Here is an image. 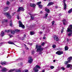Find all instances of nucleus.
Wrapping results in <instances>:
<instances>
[{"label": "nucleus", "mask_w": 72, "mask_h": 72, "mask_svg": "<svg viewBox=\"0 0 72 72\" xmlns=\"http://www.w3.org/2000/svg\"><path fill=\"white\" fill-rule=\"evenodd\" d=\"M41 2H38L37 3V5H38V6H39V5H40V4H41Z\"/></svg>", "instance_id": "33"}, {"label": "nucleus", "mask_w": 72, "mask_h": 72, "mask_svg": "<svg viewBox=\"0 0 72 72\" xmlns=\"http://www.w3.org/2000/svg\"><path fill=\"white\" fill-rule=\"evenodd\" d=\"M12 32V31L11 30H7V32Z\"/></svg>", "instance_id": "43"}, {"label": "nucleus", "mask_w": 72, "mask_h": 72, "mask_svg": "<svg viewBox=\"0 0 72 72\" xmlns=\"http://www.w3.org/2000/svg\"><path fill=\"white\" fill-rule=\"evenodd\" d=\"M67 31L68 32H69L68 34V36L69 37L72 36V25H69L67 28Z\"/></svg>", "instance_id": "2"}, {"label": "nucleus", "mask_w": 72, "mask_h": 72, "mask_svg": "<svg viewBox=\"0 0 72 72\" xmlns=\"http://www.w3.org/2000/svg\"><path fill=\"white\" fill-rule=\"evenodd\" d=\"M19 27H22L23 28H24V26L23 24L22 23L21 21H19Z\"/></svg>", "instance_id": "6"}, {"label": "nucleus", "mask_w": 72, "mask_h": 72, "mask_svg": "<svg viewBox=\"0 0 72 72\" xmlns=\"http://www.w3.org/2000/svg\"><path fill=\"white\" fill-rule=\"evenodd\" d=\"M2 50H3V51H4V50H5V49H4V48H3V49H2Z\"/></svg>", "instance_id": "63"}, {"label": "nucleus", "mask_w": 72, "mask_h": 72, "mask_svg": "<svg viewBox=\"0 0 72 72\" xmlns=\"http://www.w3.org/2000/svg\"><path fill=\"white\" fill-rule=\"evenodd\" d=\"M21 72V70L20 69H19V70L17 71H16L15 72Z\"/></svg>", "instance_id": "52"}, {"label": "nucleus", "mask_w": 72, "mask_h": 72, "mask_svg": "<svg viewBox=\"0 0 72 72\" xmlns=\"http://www.w3.org/2000/svg\"><path fill=\"white\" fill-rule=\"evenodd\" d=\"M21 1L20 0V2H22V0H21Z\"/></svg>", "instance_id": "64"}, {"label": "nucleus", "mask_w": 72, "mask_h": 72, "mask_svg": "<svg viewBox=\"0 0 72 72\" xmlns=\"http://www.w3.org/2000/svg\"><path fill=\"white\" fill-rule=\"evenodd\" d=\"M42 72H45V70H43L42 71Z\"/></svg>", "instance_id": "62"}, {"label": "nucleus", "mask_w": 72, "mask_h": 72, "mask_svg": "<svg viewBox=\"0 0 72 72\" xmlns=\"http://www.w3.org/2000/svg\"><path fill=\"white\" fill-rule=\"evenodd\" d=\"M56 46L54 44L52 46V47L53 48H55V47Z\"/></svg>", "instance_id": "42"}, {"label": "nucleus", "mask_w": 72, "mask_h": 72, "mask_svg": "<svg viewBox=\"0 0 72 72\" xmlns=\"http://www.w3.org/2000/svg\"><path fill=\"white\" fill-rule=\"evenodd\" d=\"M15 32H19V30L16 29L15 30Z\"/></svg>", "instance_id": "35"}, {"label": "nucleus", "mask_w": 72, "mask_h": 72, "mask_svg": "<svg viewBox=\"0 0 72 72\" xmlns=\"http://www.w3.org/2000/svg\"><path fill=\"white\" fill-rule=\"evenodd\" d=\"M28 44L29 45H30V46H32V43H30L29 42L28 43Z\"/></svg>", "instance_id": "46"}, {"label": "nucleus", "mask_w": 72, "mask_h": 72, "mask_svg": "<svg viewBox=\"0 0 72 72\" xmlns=\"http://www.w3.org/2000/svg\"><path fill=\"white\" fill-rule=\"evenodd\" d=\"M58 7L57 6H56L55 7V9H58Z\"/></svg>", "instance_id": "48"}, {"label": "nucleus", "mask_w": 72, "mask_h": 72, "mask_svg": "<svg viewBox=\"0 0 72 72\" xmlns=\"http://www.w3.org/2000/svg\"><path fill=\"white\" fill-rule=\"evenodd\" d=\"M25 48H26V50H28V47H25Z\"/></svg>", "instance_id": "56"}, {"label": "nucleus", "mask_w": 72, "mask_h": 72, "mask_svg": "<svg viewBox=\"0 0 72 72\" xmlns=\"http://www.w3.org/2000/svg\"><path fill=\"white\" fill-rule=\"evenodd\" d=\"M67 41H68V42L69 41V39H67Z\"/></svg>", "instance_id": "59"}, {"label": "nucleus", "mask_w": 72, "mask_h": 72, "mask_svg": "<svg viewBox=\"0 0 72 72\" xmlns=\"http://www.w3.org/2000/svg\"><path fill=\"white\" fill-rule=\"evenodd\" d=\"M7 31H8V30H5V32H7Z\"/></svg>", "instance_id": "61"}, {"label": "nucleus", "mask_w": 72, "mask_h": 72, "mask_svg": "<svg viewBox=\"0 0 72 72\" xmlns=\"http://www.w3.org/2000/svg\"><path fill=\"white\" fill-rule=\"evenodd\" d=\"M20 10L21 11H23L24 10V9L22 7H20L19 8L18 10H17V12H18Z\"/></svg>", "instance_id": "9"}, {"label": "nucleus", "mask_w": 72, "mask_h": 72, "mask_svg": "<svg viewBox=\"0 0 72 72\" xmlns=\"http://www.w3.org/2000/svg\"><path fill=\"white\" fill-rule=\"evenodd\" d=\"M66 0H63V3H64H64H65V2H66Z\"/></svg>", "instance_id": "51"}, {"label": "nucleus", "mask_w": 72, "mask_h": 72, "mask_svg": "<svg viewBox=\"0 0 72 72\" xmlns=\"http://www.w3.org/2000/svg\"><path fill=\"white\" fill-rule=\"evenodd\" d=\"M54 23H55V22L54 21H53L52 22V25H53L54 24Z\"/></svg>", "instance_id": "49"}, {"label": "nucleus", "mask_w": 72, "mask_h": 72, "mask_svg": "<svg viewBox=\"0 0 72 72\" xmlns=\"http://www.w3.org/2000/svg\"><path fill=\"white\" fill-rule=\"evenodd\" d=\"M54 4V3L53 2H51L48 3L47 6H50V5H53Z\"/></svg>", "instance_id": "15"}, {"label": "nucleus", "mask_w": 72, "mask_h": 72, "mask_svg": "<svg viewBox=\"0 0 72 72\" xmlns=\"http://www.w3.org/2000/svg\"><path fill=\"white\" fill-rule=\"evenodd\" d=\"M35 53V51H32V54H34Z\"/></svg>", "instance_id": "44"}, {"label": "nucleus", "mask_w": 72, "mask_h": 72, "mask_svg": "<svg viewBox=\"0 0 72 72\" xmlns=\"http://www.w3.org/2000/svg\"><path fill=\"white\" fill-rule=\"evenodd\" d=\"M14 71V69H12L10 70L9 71V72H13V71Z\"/></svg>", "instance_id": "38"}, {"label": "nucleus", "mask_w": 72, "mask_h": 72, "mask_svg": "<svg viewBox=\"0 0 72 72\" xmlns=\"http://www.w3.org/2000/svg\"><path fill=\"white\" fill-rule=\"evenodd\" d=\"M58 16H61L62 15V14H58Z\"/></svg>", "instance_id": "50"}, {"label": "nucleus", "mask_w": 72, "mask_h": 72, "mask_svg": "<svg viewBox=\"0 0 72 72\" xmlns=\"http://www.w3.org/2000/svg\"><path fill=\"white\" fill-rule=\"evenodd\" d=\"M3 43H0V46H1V45H3Z\"/></svg>", "instance_id": "55"}, {"label": "nucleus", "mask_w": 72, "mask_h": 72, "mask_svg": "<svg viewBox=\"0 0 72 72\" xmlns=\"http://www.w3.org/2000/svg\"><path fill=\"white\" fill-rule=\"evenodd\" d=\"M70 62H71V60H72V57H69L67 59Z\"/></svg>", "instance_id": "13"}, {"label": "nucleus", "mask_w": 72, "mask_h": 72, "mask_svg": "<svg viewBox=\"0 0 72 72\" xmlns=\"http://www.w3.org/2000/svg\"><path fill=\"white\" fill-rule=\"evenodd\" d=\"M30 5V6L31 7H35V6H36V5L34 3H30L29 4Z\"/></svg>", "instance_id": "10"}, {"label": "nucleus", "mask_w": 72, "mask_h": 72, "mask_svg": "<svg viewBox=\"0 0 72 72\" xmlns=\"http://www.w3.org/2000/svg\"><path fill=\"white\" fill-rule=\"evenodd\" d=\"M39 33L40 34H42V32H40Z\"/></svg>", "instance_id": "53"}, {"label": "nucleus", "mask_w": 72, "mask_h": 72, "mask_svg": "<svg viewBox=\"0 0 72 72\" xmlns=\"http://www.w3.org/2000/svg\"><path fill=\"white\" fill-rule=\"evenodd\" d=\"M7 21H8V20H7V19H4L3 20L2 22V23H3L4 22H7Z\"/></svg>", "instance_id": "24"}, {"label": "nucleus", "mask_w": 72, "mask_h": 72, "mask_svg": "<svg viewBox=\"0 0 72 72\" xmlns=\"http://www.w3.org/2000/svg\"><path fill=\"white\" fill-rule=\"evenodd\" d=\"M37 68H39H39H40V66L38 65H37L35 66V67L33 69L34 70L35 72H38V71H39V70H38Z\"/></svg>", "instance_id": "4"}, {"label": "nucleus", "mask_w": 72, "mask_h": 72, "mask_svg": "<svg viewBox=\"0 0 72 72\" xmlns=\"http://www.w3.org/2000/svg\"><path fill=\"white\" fill-rule=\"evenodd\" d=\"M40 14H42V11H40Z\"/></svg>", "instance_id": "60"}, {"label": "nucleus", "mask_w": 72, "mask_h": 72, "mask_svg": "<svg viewBox=\"0 0 72 72\" xmlns=\"http://www.w3.org/2000/svg\"><path fill=\"white\" fill-rule=\"evenodd\" d=\"M15 12H14V13H13L12 14H13L12 15H14V14H15Z\"/></svg>", "instance_id": "57"}, {"label": "nucleus", "mask_w": 72, "mask_h": 72, "mask_svg": "<svg viewBox=\"0 0 72 72\" xmlns=\"http://www.w3.org/2000/svg\"><path fill=\"white\" fill-rule=\"evenodd\" d=\"M15 32V31H11V33H12V34H14V33Z\"/></svg>", "instance_id": "37"}, {"label": "nucleus", "mask_w": 72, "mask_h": 72, "mask_svg": "<svg viewBox=\"0 0 72 72\" xmlns=\"http://www.w3.org/2000/svg\"><path fill=\"white\" fill-rule=\"evenodd\" d=\"M69 67L70 68H71V69H72V65L70 64H68L67 66V68H69Z\"/></svg>", "instance_id": "12"}, {"label": "nucleus", "mask_w": 72, "mask_h": 72, "mask_svg": "<svg viewBox=\"0 0 72 72\" xmlns=\"http://www.w3.org/2000/svg\"><path fill=\"white\" fill-rule=\"evenodd\" d=\"M38 6L39 8H41L42 7V6L41 4L39 5Z\"/></svg>", "instance_id": "34"}, {"label": "nucleus", "mask_w": 72, "mask_h": 72, "mask_svg": "<svg viewBox=\"0 0 72 72\" xmlns=\"http://www.w3.org/2000/svg\"><path fill=\"white\" fill-rule=\"evenodd\" d=\"M4 32H2L1 34V36L3 37V36H4Z\"/></svg>", "instance_id": "20"}, {"label": "nucleus", "mask_w": 72, "mask_h": 72, "mask_svg": "<svg viewBox=\"0 0 72 72\" xmlns=\"http://www.w3.org/2000/svg\"><path fill=\"white\" fill-rule=\"evenodd\" d=\"M60 69H62V70H65V69H66V68H65L63 67H60Z\"/></svg>", "instance_id": "27"}, {"label": "nucleus", "mask_w": 72, "mask_h": 72, "mask_svg": "<svg viewBox=\"0 0 72 72\" xmlns=\"http://www.w3.org/2000/svg\"><path fill=\"white\" fill-rule=\"evenodd\" d=\"M56 61V60H53V62L54 63H55V62Z\"/></svg>", "instance_id": "58"}, {"label": "nucleus", "mask_w": 72, "mask_h": 72, "mask_svg": "<svg viewBox=\"0 0 72 72\" xmlns=\"http://www.w3.org/2000/svg\"><path fill=\"white\" fill-rule=\"evenodd\" d=\"M48 13H46L45 14V16L44 17V18H46V17H48Z\"/></svg>", "instance_id": "29"}, {"label": "nucleus", "mask_w": 72, "mask_h": 72, "mask_svg": "<svg viewBox=\"0 0 72 72\" xmlns=\"http://www.w3.org/2000/svg\"><path fill=\"white\" fill-rule=\"evenodd\" d=\"M12 21H10V26H12Z\"/></svg>", "instance_id": "36"}, {"label": "nucleus", "mask_w": 72, "mask_h": 72, "mask_svg": "<svg viewBox=\"0 0 72 72\" xmlns=\"http://www.w3.org/2000/svg\"><path fill=\"white\" fill-rule=\"evenodd\" d=\"M45 10L47 13H49V12H50V10L49 9L46 8L45 9Z\"/></svg>", "instance_id": "16"}, {"label": "nucleus", "mask_w": 72, "mask_h": 72, "mask_svg": "<svg viewBox=\"0 0 72 72\" xmlns=\"http://www.w3.org/2000/svg\"><path fill=\"white\" fill-rule=\"evenodd\" d=\"M56 54L57 55H60L63 54V52L61 51H58L56 52Z\"/></svg>", "instance_id": "7"}, {"label": "nucleus", "mask_w": 72, "mask_h": 72, "mask_svg": "<svg viewBox=\"0 0 72 72\" xmlns=\"http://www.w3.org/2000/svg\"><path fill=\"white\" fill-rule=\"evenodd\" d=\"M33 27H35L34 26L31 25L29 26V28H32Z\"/></svg>", "instance_id": "30"}, {"label": "nucleus", "mask_w": 72, "mask_h": 72, "mask_svg": "<svg viewBox=\"0 0 72 72\" xmlns=\"http://www.w3.org/2000/svg\"><path fill=\"white\" fill-rule=\"evenodd\" d=\"M28 62L30 64H31L33 62V58H32V56H29L28 58Z\"/></svg>", "instance_id": "3"}, {"label": "nucleus", "mask_w": 72, "mask_h": 72, "mask_svg": "<svg viewBox=\"0 0 72 72\" xmlns=\"http://www.w3.org/2000/svg\"><path fill=\"white\" fill-rule=\"evenodd\" d=\"M50 68H51V69H53V68H54V66H50Z\"/></svg>", "instance_id": "39"}, {"label": "nucleus", "mask_w": 72, "mask_h": 72, "mask_svg": "<svg viewBox=\"0 0 72 72\" xmlns=\"http://www.w3.org/2000/svg\"><path fill=\"white\" fill-rule=\"evenodd\" d=\"M63 22L64 25H66V19H64L63 21Z\"/></svg>", "instance_id": "21"}, {"label": "nucleus", "mask_w": 72, "mask_h": 72, "mask_svg": "<svg viewBox=\"0 0 72 72\" xmlns=\"http://www.w3.org/2000/svg\"><path fill=\"white\" fill-rule=\"evenodd\" d=\"M10 4V2L9 1H7L6 3V5H8Z\"/></svg>", "instance_id": "31"}, {"label": "nucleus", "mask_w": 72, "mask_h": 72, "mask_svg": "<svg viewBox=\"0 0 72 72\" xmlns=\"http://www.w3.org/2000/svg\"><path fill=\"white\" fill-rule=\"evenodd\" d=\"M6 71V68H4L2 69L1 71L3 72H5Z\"/></svg>", "instance_id": "17"}, {"label": "nucleus", "mask_w": 72, "mask_h": 72, "mask_svg": "<svg viewBox=\"0 0 72 72\" xmlns=\"http://www.w3.org/2000/svg\"><path fill=\"white\" fill-rule=\"evenodd\" d=\"M45 45V43L44 42H43L42 44V46H44Z\"/></svg>", "instance_id": "47"}, {"label": "nucleus", "mask_w": 72, "mask_h": 72, "mask_svg": "<svg viewBox=\"0 0 72 72\" xmlns=\"http://www.w3.org/2000/svg\"><path fill=\"white\" fill-rule=\"evenodd\" d=\"M65 50H68V47L67 46H66L65 47Z\"/></svg>", "instance_id": "25"}, {"label": "nucleus", "mask_w": 72, "mask_h": 72, "mask_svg": "<svg viewBox=\"0 0 72 72\" xmlns=\"http://www.w3.org/2000/svg\"><path fill=\"white\" fill-rule=\"evenodd\" d=\"M19 66H23V64H22V63L21 62L20 63H19L18 64Z\"/></svg>", "instance_id": "26"}, {"label": "nucleus", "mask_w": 72, "mask_h": 72, "mask_svg": "<svg viewBox=\"0 0 72 72\" xmlns=\"http://www.w3.org/2000/svg\"><path fill=\"white\" fill-rule=\"evenodd\" d=\"M54 38L55 39V40L56 41H59V39L56 35H54L53 36Z\"/></svg>", "instance_id": "11"}, {"label": "nucleus", "mask_w": 72, "mask_h": 72, "mask_svg": "<svg viewBox=\"0 0 72 72\" xmlns=\"http://www.w3.org/2000/svg\"><path fill=\"white\" fill-rule=\"evenodd\" d=\"M64 8L65 10H66L67 8V5H66V3H64Z\"/></svg>", "instance_id": "19"}, {"label": "nucleus", "mask_w": 72, "mask_h": 72, "mask_svg": "<svg viewBox=\"0 0 72 72\" xmlns=\"http://www.w3.org/2000/svg\"><path fill=\"white\" fill-rule=\"evenodd\" d=\"M8 35L10 36V38H12V37H13V36L12 35H10V34H9Z\"/></svg>", "instance_id": "40"}, {"label": "nucleus", "mask_w": 72, "mask_h": 72, "mask_svg": "<svg viewBox=\"0 0 72 72\" xmlns=\"http://www.w3.org/2000/svg\"><path fill=\"white\" fill-rule=\"evenodd\" d=\"M72 12V8L70 9L68 11V13H71V12Z\"/></svg>", "instance_id": "32"}, {"label": "nucleus", "mask_w": 72, "mask_h": 72, "mask_svg": "<svg viewBox=\"0 0 72 72\" xmlns=\"http://www.w3.org/2000/svg\"><path fill=\"white\" fill-rule=\"evenodd\" d=\"M29 14L30 15L31 19L32 20H33V19H34V16H35V15H36L37 14H33V15H31V14Z\"/></svg>", "instance_id": "8"}, {"label": "nucleus", "mask_w": 72, "mask_h": 72, "mask_svg": "<svg viewBox=\"0 0 72 72\" xmlns=\"http://www.w3.org/2000/svg\"><path fill=\"white\" fill-rule=\"evenodd\" d=\"M1 64L3 66H5V65H6V62H1Z\"/></svg>", "instance_id": "18"}, {"label": "nucleus", "mask_w": 72, "mask_h": 72, "mask_svg": "<svg viewBox=\"0 0 72 72\" xmlns=\"http://www.w3.org/2000/svg\"><path fill=\"white\" fill-rule=\"evenodd\" d=\"M43 39H44V40H45V39H46V37H44L43 38Z\"/></svg>", "instance_id": "54"}, {"label": "nucleus", "mask_w": 72, "mask_h": 72, "mask_svg": "<svg viewBox=\"0 0 72 72\" xmlns=\"http://www.w3.org/2000/svg\"><path fill=\"white\" fill-rule=\"evenodd\" d=\"M8 44H12L13 45H15V46H17V47H18V46H17V45H15L14 44V43H13V42H10V41H9L8 42Z\"/></svg>", "instance_id": "14"}, {"label": "nucleus", "mask_w": 72, "mask_h": 72, "mask_svg": "<svg viewBox=\"0 0 72 72\" xmlns=\"http://www.w3.org/2000/svg\"><path fill=\"white\" fill-rule=\"evenodd\" d=\"M64 30V28H62V30L61 31V33H63V32H64V30Z\"/></svg>", "instance_id": "41"}, {"label": "nucleus", "mask_w": 72, "mask_h": 72, "mask_svg": "<svg viewBox=\"0 0 72 72\" xmlns=\"http://www.w3.org/2000/svg\"><path fill=\"white\" fill-rule=\"evenodd\" d=\"M17 19H19V15H17Z\"/></svg>", "instance_id": "45"}, {"label": "nucleus", "mask_w": 72, "mask_h": 72, "mask_svg": "<svg viewBox=\"0 0 72 72\" xmlns=\"http://www.w3.org/2000/svg\"><path fill=\"white\" fill-rule=\"evenodd\" d=\"M36 49H37V52H39V54H41L42 53V50L44 48H41V46L37 44L36 47Z\"/></svg>", "instance_id": "1"}, {"label": "nucleus", "mask_w": 72, "mask_h": 72, "mask_svg": "<svg viewBox=\"0 0 72 72\" xmlns=\"http://www.w3.org/2000/svg\"><path fill=\"white\" fill-rule=\"evenodd\" d=\"M4 14L5 15H6L7 17L9 18V19H10V18H11V17H11V16L10 15V14L9 13H8V12L4 13Z\"/></svg>", "instance_id": "5"}, {"label": "nucleus", "mask_w": 72, "mask_h": 72, "mask_svg": "<svg viewBox=\"0 0 72 72\" xmlns=\"http://www.w3.org/2000/svg\"><path fill=\"white\" fill-rule=\"evenodd\" d=\"M9 9V7H6L4 9V11H6V10H8V9Z\"/></svg>", "instance_id": "22"}, {"label": "nucleus", "mask_w": 72, "mask_h": 72, "mask_svg": "<svg viewBox=\"0 0 72 72\" xmlns=\"http://www.w3.org/2000/svg\"><path fill=\"white\" fill-rule=\"evenodd\" d=\"M30 34L31 35H34V34H35V32H30Z\"/></svg>", "instance_id": "28"}, {"label": "nucleus", "mask_w": 72, "mask_h": 72, "mask_svg": "<svg viewBox=\"0 0 72 72\" xmlns=\"http://www.w3.org/2000/svg\"><path fill=\"white\" fill-rule=\"evenodd\" d=\"M70 63V62L69 60H68V61H65V64L67 65V64H68V63Z\"/></svg>", "instance_id": "23"}]
</instances>
